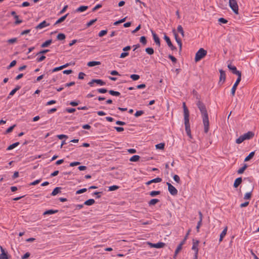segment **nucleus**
I'll return each mask as SVG.
<instances>
[{
	"mask_svg": "<svg viewBox=\"0 0 259 259\" xmlns=\"http://www.w3.org/2000/svg\"><path fill=\"white\" fill-rule=\"evenodd\" d=\"M184 124L185 127V131L187 135L190 138H192V135L191 133L190 124L189 122V118L184 119Z\"/></svg>",
	"mask_w": 259,
	"mask_h": 259,
	"instance_id": "5",
	"label": "nucleus"
},
{
	"mask_svg": "<svg viewBox=\"0 0 259 259\" xmlns=\"http://www.w3.org/2000/svg\"><path fill=\"white\" fill-rule=\"evenodd\" d=\"M93 81L100 85H104L106 84L105 82L100 79H93Z\"/></svg>",
	"mask_w": 259,
	"mask_h": 259,
	"instance_id": "26",
	"label": "nucleus"
},
{
	"mask_svg": "<svg viewBox=\"0 0 259 259\" xmlns=\"http://www.w3.org/2000/svg\"><path fill=\"white\" fill-rule=\"evenodd\" d=\"M168 57L169 59H170L171 60V61L173 63H176L177 60L175 57H174L173 56H172L171 55H169Z\"/></svg>",
	"mask_w": 259,
	"mask_h": 259,
	"instance_id": "53",
	"label": "nucleus"
},
{
	"mask_svg": "<svg viewBox=\"0 0 259 259\" xmlns=\"http://www.w3.org/2000/svg\"><path fill=\"white\" fill-rule=\"evenodd\" d=\"M85 74L83 72H79L78 74V79H83L84 78V76Z\"/></svg>",
	"mask_w": 259,
	"mask_h": 259,
	"instance_id": "57",
	"label": "nucleus"
},
{
	"mask_svg": "<svg viewBox=\"0 0 259 259\" xmlns=\"http://www.w3.org/2000/svg\"><path fill=\"white\" fill-rule=\"evenodd\" d=\"M241 80V77L238 76L237 77V79L236 82L234 84V85L231 89V95L232 96H234L235 95L237 87L238 84L239 83V82H240Z\"/></svg>",
	"mask_w": 259,
	"mask_h": 259,
	"instance_id": "9",
	"label": "nucleus"
},
{
	"mask_svg": "<svg viewBox=\"0 0 259 259\" xmlns=\"http://www.w3.org/2000/svg\"><path fill=\"white\" fill-rule=\"evenodd\" d=\"M255 152L252 151L249 153V154L245 157L244 161H248L250 160L254 155Z\"/></svg>",
	"mask_w": 259,
	"mask_h": 259,
	"instance_id": "32",
	"label": "nucleus"
},
{
	"mask_svg": "<svg viewBox=\"0 0 259 259\" xmlns=\"http://www.w3.org/2000/svg\"><path fill=\"white\" fill-rule=\"evenodd\" d=\"M229 6L236 14H238V5L237 0H229Z\"/></svg>",
	"mask_w": 259,
	"mask_h": 259,
	"instance_id": "3",
	"label": "nucleus"
},
{
	"mask_svg": "<svg viewBox=\"0 0 259 259\" xmlns=\"http://www.w3.org/2000/svg\"><path fill=\"white\" fill-rule=\"evenodd\" d=\"M140 158V157L139 155H135L130 158V161L132 162H137L139 160Z\"/></svg>",
	"mask_w": 259,
	"mask_h": 259,
	"instance_id": "31",
	"label": "nucleus"
},
{
	"mask_svg": "<svg viewBox=\"0 0 259 259\" xmlns=\"http://www.w3.org/2000/svg\"><path fill=\"white\" fill-rule=\"evenodd\" d=\"M131 78H132L133 80L136 81L138 80L140 78V76L137 74H132L130 76Z\"/></svg>",
	"mask_w": 259,
	"mask_h": 259,
	"instance_id": "43",
	"label": "nucleus"
},
{
	"mask_svg": "<svg viewBox=\"0 0 259 259\" xmlns=\"http://www.w3.org/2000/svg\"><path fill=\"white\" fill-rule=\"evenodd\" d=\"M16 63L17 62L16 60L12 61L10 65L7 67V69H10L12 67H14L16 64Z\"/></svg>",
	"mask_w": 259,
	"mask_h": 259,
	"instance_id": "48",
	"label": "nucleus"
},
{
	"mask_svg": "<svg viewBox=\"0 0 259 259\" xmlns=\"http://www.w3.org/2000/svg\"><path fill=\"white\" fill-rule=\"evenodd\" d=\"M101 64V62L99 61H90L88 63L87 65L89 67H93L96 65H99Z\"/></svg>",
	"mask_w": 259,
	"mask_h": 259,
	"instance_id": "24",
	"label": "nucleus"
},
{
	"mask_svg": "<svg viewBox=\"0 0 259 259\" xmlns=\"http://www.w3.org/2000/svg\"><path fill=\"white\" fill-rule=\"evenodd\" d=\"M107 33V30H101L98 34V36L99 37H102L104 35H105V34H106Z\"/></svg>",
	"mask_w": 259,
	"mask_h": 259,
	"instance_id": "47",
	"label": "nucleus"
},
{
	"mask_svg": "<svg viewBox=\"0 0 259 259\" xmlns=\"http://www.w3.org/2000/svg\"><path fill=\"white\" fill-rule=\"evenodd\" d=\"M251 197V191L246 193L244 196V199L246 200L250 199Z\"/></svg>",
	"mask_w": 259,
	"mask_h": 259,
	"instance_id": "45",
	"label": "nucleus"
},
{
	"mask_svg": "<svg viewBox=\"0 0 259 259\" xmlns=\"http://www.w3.org/2000/svg\"><path fill=\"white\" fill-rule=\"evenodd\" d=\"M129 55L128 52H123L120 55V58H124L125 57Z\"/></svg>",
	"mask_w": 259,
	"mask_h": 259,
	"instance_id": "59",
	"label": "nucleus"
},
{
	"mask_svg": "<svg viewBox=\"0 0 259 259\" xmlns=\"http://www.w3.org/2000/svg\"><path fill=\"white\" fill-rule=\"evenodd\" d=\"M65 37H66L64 33H62L58 34V35L57 36V39L60 40H64L65 39Z\"/></svg>",
	"mask_w": 259,
	"mask_h": 259,
	"instance_id": "37",
	"label": "nucleus"
},
{
	"mask_svg": "<svg viewBox=\"0 0 259 259\" xmlns=\"http://www.w3.org/2000/svg\"><path fill=\"white\" fill-rule=\"evenodd\" d=\"M1 250L0 259H9L8 252H6L2 247H1Z\"/></svg>",
	"mask_w": 259,
	"mask_h": 259,
	"instance_id": "12",
	"label": "nucleus"
},
{
	"mask_svg": "<svg viewBox=\"0 0 259 259\" xmlns=\"http://www.w3.org/2000/svg\"><path fill=\"white\" fill-rule=\"evenodd\" d=\"M30 256V253L29 252H26L24 254L23 256H22V259H26Z\"/></svg>",
	"mask_w": 259,
	"mask_h": 259,
	"instance_id": "64",
	"label": "nucleus"
},
{
	"mask_svg": "<svg viewBox=\"0 0 259 259\" xmlns=\"http://www.w3.org/2000/svg\"><path fill=\"white\" fill-rule=\"evenodd\" d=\"M227 227H226L224 228V229L223 230V231L222 232V233L220 234V239H219L220 242H221L223 240L224 237L225 236V235L227 234Z\"/></svg>",
	"mask_w": 259,
	"mask_h": 259,
	"instance_id": "21",
	"label": "nucleus"
},
{
	"mask_svg": "<svg viewBox=\"0 0 259 259\" xmlns=\"http://www.w3.org/2000/svg\"><path fill=\"white\" fill-rule=\"evenodd\" d=\"M182 246H181V245H179L177 246L176 250H175V252H176V254H178V253L180 251V250L182 249Z\"/></svg>",
	"mask_w": 259,
	"mask_h": 259,
	"instance_id": "62",
	"label": "nucleus"
},
{
	"mask_svg": "<svg viewBox=\"0 0 259 259\" xmlns=\"http://www.w3.org/2000/svg\"><path fill=\"white\" fill-rule=\"evenodd\" d=\"M245 140V139L243 135L240 136L236 140V143L237 144H241Z\"/></svg>",
	"mask_w": 259,
	"mask_h": 259,
	"instance_id": "39",
	"label": "nucleus"
},
{
	"mask_svg": "<svg viewBox=\"0 0 259 259\" xmlns=\"http://www.w3.org/2000/svg\"><path fill=\"white\" fill-rule=\"evenodd\" d=\"M164 39L166 41L168 46L170 48V49L172 51H174L177 50V48L176 47H175L172 42H171V40L168 36H167L166 34L164 36Z\"/></svg>",
	"mask_w": 259,
	"mask_h": 259,
	"instance_id": "10",
	"label": "nucleus"
},
{
	"mask_svg": "<svg viewBox=\"0 0 259 259\" xmlns=\"http://www.w3.org/2000/svg\"><path fill=\"white\" fill-rule=\"evenodd\" d=\"M146 52L150 55H153L154 54V50L152 48H147L145 49Z\"/></svg>",
	"mask_w": 259,
	"mask_h": 259,
	"instance_id": "38",
	"label": "nucleus"
},
{
	"mask_svg": "<svg viewBox=\"0 0 259 259\" xmlns=\"http://www.w3.org/2000/svg\"><path fill=\"white\" fill-rule=\"evenodd\" d=\"M196 105L201 113L202 117L208 115L205 105L202 102L200 101H197Z\"/></svg>",
	"mask_w": 259,
	"mask_h": 259,
	"instance_id": "2",
	"label": "nucleus"
},
{
	"mask_svg": "<svg viewBox=\"0 0 259 259\" xmlns=\"http://www.w3.org/2000/svg\"><path fill=\"white\" fill-rule=\"evenodd\" d=\"M87 191V189L86 188H83V189L77 190L76 192V194H79L84 193V192H86Z\"/></svg>",
	"mask_w": 259,
	"mask_h": 259,
	"instance_id": "54",
	"label": "nucleus"
},
{
	"mask_svg": "<svg viewBox=\"0 0 259 259\" xmlns=\"http://www.w3.org/2000/svg\"><path fill=\"white\" fill-rule=\"evenodd\" d=\"M95 202V201L94 199H90L86 200L84 202L83 204L90 206V205H92L93 204H94Z\"/></svg>",
	"mask_w": 259,
	"mask_h": 259,
	"instance_id": "27",
	"label": "nucleus"
},
{
	"mask_svg": "<svg viewBox=\"0 0 259 259\" xmlns=\"http://www.w3.org/2000/svg\"><path fill=\"white\" fill-rule=\"evenodd\" d=\"M242 178L239 177V178H237L235 180V182L234 183V185H233L234 187L237 188L240 185V184L242 183Z\"/></svg>",
	"mask_w": 259,
	"mask_h": 259,
	"instance_id": "19",
	"label": "nucleus"
},
{
	"mask_svg": "<svg viewBox=\"0 0 259 259\" xmlns=\"http://www.w3.org/2000/svg\"><path fill=\"white\" fill-rule=\"evenodd\" d=\"M144 112L143 110L137 111L135 113V116L137 117H139V116L143 115L144 114Z\"/></svg>",
	"mask_w": 259,
	"mask_h": 259,
	"instance_id": "49",
	"label": "nucleus"
},
{
	"mask_svg": "<svg viewBox=\"0 0 259 259\" xmlns=\"http://www.w3.org/2000/svg\"><path fill=\"white\" fill-rule=\"evenodd\" d=\"M114 128L117 132H121L124 131V128L122 127L115 126Z\"/></svg>",
	"mask_w": 259,
	"mask_h": 259,
	"instance_id": "61",
	"label": "nucleus"
},
{
	"mask_svg": "<svg viewBox=\"0 0 259 259\" xmlns=\"http://www.w3.org/2000/svg\"><path fill=\"white\" fill-rule=\"evenodd\" d=\"M97 92L99 93H101V94H104V93H106L108 91L107 89H103V88H102V89H97Z\"/></svg>",
	"mask_w": 259,
	"mask_h": 259,
	"instance_id": "50",
	"label": "nucleus"
},
{
	"mask_svg": "<svg viewBox=\"0 0 259 259\" xmlns=\"http://www.w3.org/2000/svg\"><path fill=\"white\" fill-rule=\"evenodd\" d=\"M164 146H165L164 143H161L156 145L155 147L157 149L162 150L164 149Z\"/></svg>",
	"mask_w": 259,
	"mask_h": 259,
	"instance_id": "40",
	"label": "nucleus"
},
{
	"mask_svg": "<svg viewBox=\"0 0 259 259\" xmlns=\"http://www.w3.org/2000/svg\"><path fill=\"white\" fill-rule=\"evenodd\" d=\"M147 244L149 245V246L150 247H153V248H160L163 247L165 244L163 242H159L157 243H152L149 242H147Z\"/></svg>",
	"mask_w": 259,
	"mask_h": 259,
	"instance_id": "8",
	"label": "nucleus"
},
{
	"mask_svg": "<svg viewBox=\"0 0 259 259\" xmlns=\"http://www.w3.org/2000/svg\"><path fill=\"white\" fill-rule=\"evenodd\" d=\"M160 194V191H153L150 192V195L151 197H154L157 195H159Z\"/></svg>",
	"mask_w": 259,
	"mask_h": 259,
	"instance_id": "41",
	"label": "nucleus"
},
{
	"mask_svg": "<svg viewBox=\"0 0 259 259\" xmlns=\"http://www.w3.org/2000/svg\"><path fill=\"white\" fill-rule=\"evenodd\" d=\"M218 21L219 22L223 24H226L228 22V21L224 18H219Z\"/></svg>",
	"mask_w": 259,
	"mask_h": 259,
	"instance_id": "55",
	"label": "nucleus"
},
{
	"mask_svg": "<svg viewBox=\"0 0 259 259\" xmlns=\"http://www.w3.org/2000/svg\"><path fill=\"white\" fill-rule=\"evenodd\" d=\"M140 41L143 45H145L147 44V39L145 36H142L140 37Z\"/></svg>",
	"mask_w": 259,
	"mask_h": 259,
	"instance_id": "42",
	"label": "nucleus"
},
{
	"mask_svg": "<svg viewBox=\"0 0 259 259\" xmlns=\"http://www.w3.org/2000/svg\"><path fill=\"white\" fill-rule=\"evenodd\" d=\"M50 25L49 23H47L46 21H43L41 23H40L36 27V29H42L46 26H48Z\"/></svg>",
	"mask_w": 259,
	"mask_h": 259,
	"instance_id": "16",
	"label": "nucleus"
},
{
	"mask_svg": "<svg viewBox=\"0 0 259 259\" xmlns=\"http://www.w3.org/2000/svg\"><path fill=\"white\" fill-rule=\"evenodd\" d=\"M247 167V165L246 164H244V165L242 167H241L240 168H239L238 170V171H237L238 174H241L243 173V172L246 169Z\"/></svg>",
	"mask_w": 259,
	"mask_h": 259,
	"instance_id": "33",
	"label": "nucleus"
},
{
	"mask_svg": "<svg viewBox=\"0 0 259 259\" xmlns=\"http://www.w3.org/2000/svg\"><path fill=\"white\" fill-rule=\"evenodd\" d=\"M69 15L68 13L66 14V15H65L64 16L61 17V18H60L55 23V25H57L58 24H59L62 22H63L65 19L66 18V17H67V16Z\"/></svg>",
	"mask_w": 259,
	"mask_h": 259,
	"instance_id": "25",
	"label": "nucleus"
},
{
	"mask_svg": "<svg viewBox=\"0 0 259 259\" xmlns=\"http://www.w3.org/2000/svg\"><path fill=\"white\" fill-rule=\"evenodd\" d=\"M202 118L204 126V132L205 133H207L209 129L208 115L203 116Z\"/></svg>",
	"mask_w": 259,
	"mask_h": 259,
	"instance_id": "4",
	"label": "nucleus"
},
{
	"mask_svg": "<svg viewBox=\"0 0 259 259\" xmlns=\"http://www.w3.org/2000/svg\"><path fill=\"white\" fill-rule=\"evenodd\" d=\"M17 41V38H12L8 40V42L9 44H13Z\"/></svg>",
	"mask_w": 259,
	"mask_h": 259,
	"instance_id": "63",
	"label": "nucleus"
},
{
	"mask_svg": "<svg viewBox=\"0 0 259 259\" xmlns=\"http://www.w3.org/2000/svg\"><path fill=\"white\" fill-rule=\"evenodd\" d=\"M174 180L178 183H180V177L179 176L177 175H174Z\"/></svg>",
	"mask_w": 259,
	"mask_h": 259,
	"instance_id": "56",
	"label": "nucleus"
},
{
	"mask_svg": "<svg viewBox=\"0 0 259 259\" xmlns=\"http://www.w3.org/2000/svg\"><path fill=\"white\" fill-rule=\"evenodd\" d=\"M61 187H56L51 193V195L55 196L61 192Z\"/></svg>",
	"mask_w": 259,
	"mask_h": 259,
	"instance_id": "23",
	"label": "nucleus"
},
{
	"mask_svg": "<svg viewBox=\"0 0 259 259\" xmlns=\"http://www.w3.org/2000/svg\"><path fill=\"white\" fill-rule=\"evenodd\" d=\"M118 188H119V186H116V185H113V186H111L109 187L108 190L109 191H113L116 190Z\"/></svg>",
	"mask_w": 259,
	"mask_h": 259,
	"instance_id": "46",
	"label": "nucleus"
},
{
	"mask_svg": "<svg viewBox=\"0 0 259 259\" xmlns=\"http://www.w3.org/2000/svg\"><path fill=\"white\" fill-rule=\"evenodd\" d=\"M243 136L245 139V140H249L252 139L254 137V134L252 132L249 131L247 133L244 134Z\"/></svg>",
	"mask_w": 259,
	"mask_h": 259,
	"instance_id": "14",
	"label": "nucleus"
},
{
	"mask_svg": "<svg viewBox=\"0 0 259 259\" xmlns=\"http://www.w3.org/2000/svg\"><path fill=\"white\" fill-rule=\"evenodd\" d=\"M151 33H152V34L153 36V38L155 43L158 47H160V39H159V37L154 32V31L151 30Z\"/></svg>",
	"mask_w": 259,
	"mask_h": 259,
	"instance_id": "11",
	"label": "nucleus"
},
{
	"mask_svg": "<svg viewBox=\"0 0 259 259\" xmlns=\"http://www.w3.org/2000/svg\"><path fill=\"white\" fill-rule=\"evenodd\" d=\"M126 18V17H124V18H122V19H120V20H119L116 21V22H115L114 23V24H114V25H118L119 24H120V23H123V22H124L125 21Z\"/></svg>",
	"mask_w": 259,
	"mask_h": 259,
	"instance_id": "44",
	"label": "nucleus"
},
{
	"mask_svg": "<svg viewBox=\"0 0 259 259\" xmlns=\"http://www.w3.org/2000/svg\"><path fill=\"white\" fill-rule=\"evenodd\" d=\"M46 58V56H44V55H42L39 58H37L36 59V60L38 62H41L43 60H44Z\"/></svg>",
	"mask_w": 259,
	"mask_h": 259,
	"instance_id": "58",
	"label": "nucleus"
},
{
	"mask_svg": "<svg viewBox=\"0 0 259 259\" xmlns=\"http://www.w3.org/2000/svg\"><path fill=\"white\" fill-rule=\"evenodd\" d=\"M19 144L20 143L18 142L13 143V144L10 145L9 146H8V148H7V150H11L13 149L16 147L17 146H18L19 145Z\"/></svg>",
	"mask_w": 259,
	"mask_h": 259,
	"instance_id": "30",
	"label": "nucleus"
},
{
	"mask_svg": "<svg viewBox=\"0 0 259 259\" xmlns=\"http://www.w3.org/2000/svg\"><path fill=\"white\" fill-rule=\"evenodd\" d=\"M207 54V51L203 48H200L196 53L195 61L198 62L204 57Z\"/></svg>",
	"mask_w": 259,
	"mask_h": 259,
	"instance_id": "1",
	"label": "nucleus"
},
{
	"mask_svg": "<svg viewBox=\"0 0 259 259\" xmlns=\"http://www.w3.org/2000/svg\"><path fill=\"white\" fill-rule=\"evenodd\" d=\"M228 68L232 71V73L237 75L238 77H241V72L237 70V68L235 66L232 65L230 63L228 65Z\"/></svg>",
	"mask_w": 259,
	"mask_h": 259,
	"instance_id": "6",
	"label": "nucleus"
},
{
	"mask_svg": "<svg viewBox=\"0 0 259 259\" xmlns=\"http://www.w3.org/2000/svg\"><path fill=\"white\" fill-rule=\"evenodd\" d=\"M177 30L179 32H180L181 33V34L182 35V36L183 37H184V36H185L184 31L183 28L181 25H178V26L177 27Z\"/></svg>",
	"mask_w": 259,
	"mask_h": 259,
	"instance_id": "36",
	"label": "nucleus"
},
{
	"mask_svg": "<svg viewBox=\"0 0 259 259\" xmlns=\"http://www.w3.org/2000/svg\"><path fill=\"white\" fill-rule=\"evenodd\" d=\"M88 6H81L76 9V12H82L86 11L88 9Z\"/></svg>",
	"mask_w": 259,
	"mask_h": 259,
	"instance_id": "20",
	"label": "nucleus"
},
{
	"mask_svg": "<svg viewBox=\"0 0 259 259\" xmlns=\"http://www.w3.org/2000/svg\"><path fill=\"white\" fill-rule=\"evenodd\" d=\"M159 202V200L158 199H152L150 201H149L148 204L149 206H152L156 204L157 203Z\"/></svg>",
	"mask_w": 259,
	"mask_h": 259,
	"instance_id": "28",
	"label": "nucleus"
},
{
	"mask_svg": "<svg viewBox=\"0 0 259 259\" xmlns=\"http://www.w3.org/2000/svg\"><path fill=\"white\" fill-rule=\"evenodd\" d=\"M58 212V210H53V209H49V210H46L45 211L44 213H43V215H50V214H54V213H56L57 212Z\"/></svg>",
	"mask_w": 259,
	"mask_h": 259,
	"instance_id": "22",
	"label": "nucleus"
},
{
	"mask_svg": "<svg viewBox=\"0 0 259 259\" xmlns=\"http://www.w3.org/2000/svg\"><path fill=\"white\" fill-rule=\"evenodd\" d=\"M199 244V241L196 240L195 241L193 240V246L192 249L195 251V252H197V254L198 253V246Z\"/></svg>",
	"mask_w": 259,
	"mask_h": 259,
	"instance_id": "15",
	"label": "nucleus"
},
{
	"mask_svg": "<svg viewBox=\"0 0 259 259\" xmlns=\"http://www.w3.org/2000/svg\"><path fill=\"white\" fill-rule=\"evenodd\" d=\"M166 184L168 186V190L170 194L173 196H175L178 194L177 189L173 186L171 184L168 182L166 183Z\"/></svg>",
	"mask_w": 259,
	"mask_h": 259,
	"instance_id": "7",
	"label": "nucleus"
},
{
	"mask_svg": "<svg viewBox=\"0 0 259 259\" xmlns=\"http://www.w3.org/2000/svg\"><path fill=\"white\" fill-rule=\"evenodd\" d=\"M109 93L112 95V96H117V97H118L120 96V93L118 92H117V91H114L113 90H109L108 91Z\"/></svg>",
	"mask_w": 259,
	"mask_h": 259,
	"instance_id": "35",
	"label": "nucleus"
},
{
	"mask_svg": "<svg viewBox=\"0 0 259 259\" xmlns=\"http://www.w3.org/2000/svg\"><path fill=\"white\" fill-rule=\"evenodd\" d=\"M52 42V39H49L44 42L43 44H41V48H46L48 47L51 43Z\"/></svg>",
	"mask_w": 259,
	"mask_h": 259,
	"instance_id": "29",
	"label": "nucleus"
},
{
	"mask_svg": "<svg viewBox=\"0 0 259 259\" xmlns=\"http://www.w3.org/2000/svg\"><path fill=\"white\" fill-rule=\"evenodd\" d=\"M161 181H162L161 178H156L152 179L150 181H148L146 183V184L147 185H149L153 183H159V182H161Z\"/></svg>",
	"mask_w": 259,
	"mask_h": 259,
	"instance_id": "18",
	"label": "nucleus"
},
{
	"mask_svg": "<svg viewBox=\"0 0 259 259\" xmlns=\"http://www.w3.org/2000/svg\"><path fill=\"white\" fill-rule=\"evenodd\" d=\"M172 32L174 33V36H175V38L176 41H177V44H180V42H181L182 41H181V39L180 38H179L178 35L176 33V32L175 29H174L172 30Z\"/></svg>",
	"mask_w": 259,
	"mask_h": 259,
	"instance_id": "34",
	"label": "nucleus"
},
{
	"mask_svg": "<svg viewBox=\"0 0 259 259\" xmlns=\"http://www.w3.org/2000/svg\"><path fill=\"white\" fill-rule=\"evenodd\" d=\"M101 7H102L101 4H98L94 8H93L92 11L95 12V11H96L97 10H98V9H99Z\"/></svg>",
	"mask_w": 259,
	"mask_h": 259,
	"instance_id": "60",
	"label": "nucleus"
},
{
	"mask_svg": "<svg viewBox=\"0 0 259 259\" xmlns=\"http://www.w3.org/2000/svg\"><path fill=\"white\" fill-rule=\"evenodd\" d=\"M220 82L222 81V83H224L226 79V73L222 69L220 70Z\"/></svg>",
	"mask_w": 259,
	"mask_h": 259,
	"instance_id": "17",
	"label": "nucleus"
},
{
	"mask_svg": "<svg viewBox=\"0 0 259 259\" xmlns=\"http://www.w3.org/2000/svg\"><path fill=\"white\" fill-rule=\"evenodd\" d=\"M183 107L184 109V119L189 118V111L188 109L186 106L185 103H183Z\"/></svg>",
	"mask_w": 259,
	"mask_h": 259,
	"instance_id": "13",
	"label": "nucleus"
},
{
	"mask_svg": "<svg viewBox=\"0 0 259 259\" xmlns=\"http://www.w3.org/2000/svg\"><path fill=\"white\" fill-rule=\"evenodd\" d=\"M97 20V19H93L92 20H91L90 22H89L87 24V27H90L92 25H93L95 22H96Z\"/></svg>",
	"mask_w": 259,
	"mask_h": 259,
	"instance_id": "52",
	"label": "nucleus"
},
{
	"mask_svg": "<svg viewBox=\"0 0 259 259\" xmlns=\"http://www.w3.org/2000/svg\"><path fill=\"white\" fill-rule=\"evenodd\" d=\"M16 126L15 124L9 127L6 131V134H8V133H11V132H12V131L13 130L14 127Z\"/></svg>",
	"mask_w": 259,
	"mask_h": 259,
	"instance_id": "51",
	"label": "nucleus"
}]
</instances>
